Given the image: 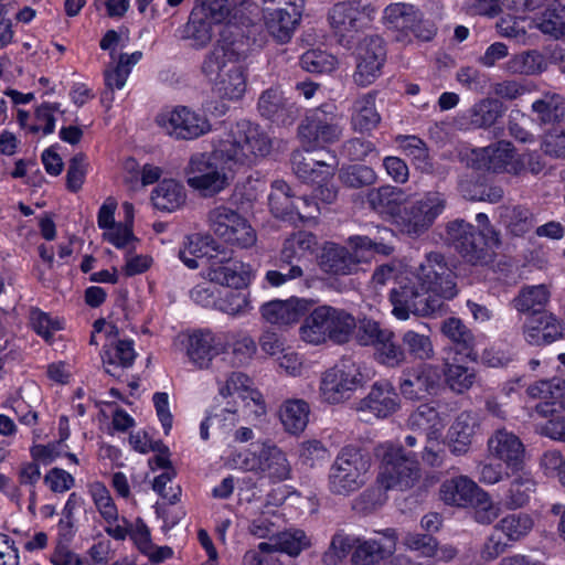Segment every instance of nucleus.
I'll list each match as a JSON object with an SVG mask.
<instances>
[{"mask_svg":"<svg viewBox=\"0 0 565 565\" xmlns=\"http://www.w3.org/2000/svg\"><path fill=\"white\" fill-rule=\"evenodd\" d=\"M458 295L457 275L440 252L425 255L412 277L402 279L390 292L392 313L407 320L411 313L429 317L445 310V301Z\"/></svg>","mask_w":565,"mask_h":565,"instance_id":"obj_1","label":"nucleus"},{"mask_svg":"<svg viewBox=\"0 0 565 565\" xmlns=\"http://www.w3.org/2000/svg\"><path fill=\"white\" fill-rule=\"evenodd\" d=\"M380 451L381 466L376 478L380 488L366 489L360 495L363 502L373 507L384 503L381 489L405 491L415 487L420 479V467L414 451L392 443L382 445Z\"/></svg>","mask_w":565,"mask_h":565,"instance_id":"obj_2","label":"nucleus"},{"mask_svg":"<svg viewBox=\"0 0 565 565\" xmlns=\"http://www.w3.org/2000/svg\"><path fill=\"white\" fill-rule=\"evenodd\" d=\"M303 319L299 335L302 341L320 345L331 341L335 344L349 342L355 327V318L341 308L329 305L312 307Z\"/></svg>","mask_w":565,"mask_h":565,"instance_id":"obj_3","label":"nucleus"},{"mask_svg":"<svg viewBox=\"0 0 565 565\" xmlns=\"http://www.w3.org/2000/svg\"><path fill=\"white\" fill-rule=\"evenodd\" d=\"M237 53L228 44H216L205 56L201 70L222 98L236 100L246 90L244 68L237 62Z\"/></svg>","mask_w":565,"mask_h":565,"instance_id":"obj_4","label":"nucleus"},{"mask_svg":"<svg viewBox=\"0 0 565 565\" xmlns=\"http://www.w3.org/2000/svg\"><path fill=\"white\" fill-rule=\"evenodd\" d=\"M271 150V139L256 124L239 120L231 127L217 146V156L226 157L228 163L252 166Z\"/></svg>","mask_w":565,"mask_h":565,"instance_id":"obj_5","label":"nucleus"},{"mask_svg":"<svg viewBox=\"0 0 565 565\" xmlns=\"http://www.w3.org/2000/svg\"><path fill=\"white\" fill-rule=\"evenodd\" d=\"M372 460L361 448L349 445L338 452L329 468L328 489L335 495H350L369 479Z\"/></svg>","mask_w":565,"mask_h":565,"instance_id":"obj_6","label":"nucleus"},{"mask_svg":"<svg viewBox=\"0 0 565 565\" xmlns=\"http://www.w3.org/2000/svg\"><path fill=\"white\" fill-rule=\"evenodd\" d=\"M234 167L226 157L217 156L216 148L212 153L193 154L184 172L190 188L203 196H213L230 185V172Z\"/></svg>","mask_w":565,"mask_h":565,"instance_id":"obj_7","label":"nucleus"},{"mask_svg":"<svg viewBox=\"0 0 565 565\" xmlns=\"http://www.w3.org/2000/svg\"><path fill=\"white\" fill-rule=\"evenodd\" d=\"M446 241L468 264L483 266L494 256V248L501 243L490 242L489 237L479 233L469 222L456 218L446 224Z\"/></svg>","mask_w":565,"mask_h":565,"instance_id":"obj_8","label":"nucleus"},{"mask_svg":"<svg viewBox=\"0 0 565 565\" xmlns=\"http://www.w3.org/2000/svg\"><path fill=\"white\" fill-rule=\"evenodd\" d=\"M298 132L308 151L334 143L343 134V115L334 104H323L306 114Z\"/></svg>","mask_w":565,"mask_h":565,"instance_id":"obj_9","label":"nucleus"},{"mask_svg":"<svg viewBox=\"0 0 565 565\" xmlns=\"http://www.w3.org/2000/svg\"><path fill=\"white\" fill-rule=\"evenodd\" d=\"M448 207V195L438 189L426 191L419 199L404 205L398 230L412 237L425 234Z\"/></svg>","mask_w":565,"mask_h":565,"instance_id":"obj_10","label":"nucleus"},{"mask_svg":"<svg viewBox=\"0 0 565 565\" xmlns=\"http://www.w3.org/2000/svg\"><path fill=\"white\" fill-rule=\"evenodd\" d=\"M306 0H260V12L268 34L288 43L299 26Z\"/></svg>","mask_w":565,"mask_h":565,"instance_id":"obj_11","label":"nucleus"},{"mask_svg":"<svg viewBox=\"0 0 565 565\" xmlns=\"http://www.w3.org/2000/svg\"><path fill=\"white\" fill-rule=\"evenodd\" d=\"M363 385V374L359 364L349 356L342 358L327 370L320 381V397L329 404L349 399Z\"/></svg>","mask_w":565,"mask_h":565,"instance_id":"obj_12","label":"nucleus"},{"mask_svg":"<svg viewBox=\"0 0 565 565\" xmlns=\"http://www.w3.org/2000/svg\"><path fill=\"white\" fill-rule=\"evenodd\" d=\"M157 125L177 140H193L211 130L209 119L185 106L160 113L156 117Z\"/></svg>","mask_w":565,"mask_h":565,"instance_id":"obj_13","label":"nucleus"},{"mask_svg":"<svg viewBox=\"0 0 565 565\" xmlns=\"http://www.w3.org/2000/svg\"><path fill=\"white\" fill-rule=\"evenodd\" d=\"M373 14L374 9L371 6H363L359 1H348L334 4L328 13V20L339 36L340 44L349 47L351 44L349 34L367 28Z\"/></svg>","mask_w":565,"mask_h":565,"instance_id":"obj_14","label":"nucleus"},{"mask_svg":"<svg viewBox=\"0 0 565 565\" xmlns=\"http://www.w3.org/2000/svg\"><path fill=\"white\" fill-rule=\"evenodd\" d=\"M440 379L438 366L419 363L402 371L398 388L402 396L408 401H424L437 393Z\"/></svg>","mask_w":565,"mask_h":565,"instance_id":"obj_15","label":"nucleus"},{"mask_svg":"<svg viewBox=\"0 0 565 565\" xmlns=\"http://www.w3.org/2000/svg\"><path fill=\"white\" fill-rule=\"evenodd\" d=\"M386 60L384 41L379 35L363 38L355 51L356 67L353 74L354 83L365 87L375 82Z\"/></svg>","mask_w":565,"mask_h":565,"instance_id":"obj_16","label":"nucleus"},{"mask_svg":"<svg viewBox=\"0 0 565 565\" xmlns=\"http://www.w3.org/2000/svg\"><path fill=\"white\" fill-rule=\"evenodd\" d=\"M487 451L489 458L503 462L512 472L523 469L525 446L515 433L505 427L491 433L487 440Z\"/></svg>","mask_w":565,"mask_h":565,"instance_id":"obj_17","label":"nucleus"},{"mask_svg":"<svg viewBox=\"0 0 565 565\" xmlns=\"http://www.w3.org/2000/svg\"><path fill=\"white\" fill-rule=\"evenodd\" d=\"M209 257V280L233 289L246 288L249 284V273L244 264L232 257V253L217 249Z\"/></svg>","mask_w":565,"mask_h":565,"instance_id":"obj_18","label":"nucleus"},{"mask_svg":"<svg viewBox=\"0 0 565 565\" xmlns=\"http://www.w3.org/2000/svg\"><path fill=\"white\" fill-rule=\"evenodd\" d=\"M377 534L381 537H358L356 546L351 554L352 565H377L395 552L396 531L388 527Z\"/></svg>","mask_w":565,"mask_h":565,"instance_id":"obj_19","label":"nucleus"},{"mask_svg":"<svg viewBox=\"0 0 565 565\" xmlns=\"http://www.w3.org/2000/svg\"><path fill=\"white\" fill-rule=\"evenodd\" d=\"M313 299L290 297L275 299L260 307L262 317L270 324L290 326L297 323L315 306Z\"/></svg>","mask_w":565,"mask_h":565,"instance_id":"obj_20","label":"nucleus"},{"mask_svg":"<svg viewBox=\"0 0 565 565\" xmlns=\"http://www.w3.org/2000/svg\"><path fill=\"white\" fill-rule=\"evenodd\" d=\"M350 250L335 243H327L320 256V267L332 275H352L358 271L359 265L366 262V256L359 249Z\"/></svg>","mask_w":565,"mask_h":565,"instance_id":"obj_21","label":"nucleus"},{"mask_svg":"<svg viewBox=\"0 0 565 565\" xmlns=\"http://www.w3.org/2000/svg\"><path fill=\"white\" fill-rule=\"evenodd\" d=\"M563 326L551 312L525 318L522 331L525 341L531 345H547L563 338Z\"/></svg>","mask_w":565,"mask_h":565,"instance_id":"obj_22","label":"nucleus"},{"mask_svg":"<svg viewBox=\"0 0 565 565\" xmlns=\"http://www.w3.org/2000/svg\"><path fill=\"white\" fill-rule=\"evenodd\" d=\"M399 408V397L388 381L375 382L370 393L360 401V411H369L377 418H386Z\"/></svg>","mask_w":565,"mask_h":565,"instance_id":"obj_23","label":"nucleus"},{"mask_svg":"<svg viewBox=\"0 0 565 565\" xmlns=\"http://www.w3.org/2000/svg\"><path fill=\"white\" fill-rule=\"evenodd\" d=\"M479 428L480 419L476 413L461 412L447 433L449 450L456 456L467 454Z\"/></svg>","mask_w":565,"mask_h":565,"instance_id":"obj_24","label":"nucleus"},{"mask_svg":"<svg viewBox=\"0 0 565 565\" xmlns=\"http://www.w3.org/2000/svg\"><path fill=\"white\" fill-rule=\"evenodd\" d=\"M259 475L273 482H281L291 477V465L287 455L271 441L260 444Z\"/></svg>","mask_w":565,"mask_h":565,"instance_id":"obj_25","label":"nucleus"},{"mask_svg":"<svg viewBox=\"0 0 565 565\" xmlns=\"http://www.w3.org/2000/svg\"><path fill=\"white\" fill-rule=\"evenodd\" d=\"M367 203L371 209L388 214L393 218V223L397 226L398 216L403 214L406 202L405 191L397 186L383 185L376 189H372L366 195Z\"/></svg>","mask_w":565,"mask_h":565,"instance_id":"obj_26","label":"nucleus"},{"mask_svg":"<svg viewBox=\"0 0 565 565\" xmlns=\"http://www.w3.org/2000/svg\"><path fill=\"white\" fill-rule=\"evenodd\" d=\"M551 292L545 285L523 286L515 297L510 301L511 308L526 318L536 317L547 312L546 306Z\"/></svg>","mask_w":565,"mask_h":565,"instance_id":"obj_27","label":"nucleus"},{"mask_svg":"<svg viewBox=\"0 0 565 565\" xmlns=\"http://www.w3.org/2000/svg\"><path fill=\"white\" fill-rule=\"evenodd\" d=\"M376 95L366 93L358 97L351 107V127L355 132L371 135L381 124L375 106Z\"/></svg>","mask_w":565,"mask_h":565,"instance_id":"obj_28","label":"nucleus"},{"mask_svg":"<svg viewBox=\"0 0 565 565\" xmlns=\"http://www.w3.org/2000/svg\"><path fill=\"white\" fill-rule=\"evenodd\" d=\"M224 350L221 338L211 331H196L189 338L188 356L199 367H207L212 359Z\"/></svg>","mask_w":565,"mask_h":565,"instance_id":"obj_29","label":"nucleus"},{"mask_svg":"<svg viewBox=\"0 0 565 565\" xmlns=\"http://www.w3.org/2000/svg\"><path fill=\"white\" fill-rule=\"evenodd\" d=\"M258 110L263 117L277 122L287 124L295 117L294 104L284 97L278 88H268L258 99Z\"/></svg>","mask_w":565,"mask_h":565,"instance_id":"obj_30","label":"nucleus"},{"mask_svg":"<svg viewBox=\"0 0 565 565\" xmlns=\"http://www.w3.org/2000/svg\"><path fill=\"white\" fill-rule=\"evenodd\" d=\"M292 170L303 182H324L333 177L335 170V158L332 162L316 160L306 157L302 152L296 151L291 157Z\"/></svg>","mask_w":565,"mask_h":565,"instance_id":"obj_31","label":"nucleus"},{"mask_svg":"<svg viewBox=\"0 0 565 565\" xmlns=\"http://www.w3.org/2000/svg\"><path fill=\"white\" fill-rule=\"evenodd\" d=\"M419 11L412 4L392 3L384 11L385 24L388 30L397 32L395 40L405 42L408 31L418 21Z\"/></svg>","mask_w":565,"mask_h":565,"instance_id":"obj_32","label":"nucleus"},{"mask_svg":"<svg viewBox=\"0 0 565 565\" xmlns=\"http://www.w3.org/2000/svg\"><path fill=\"white\" fill-rule=\"evenodd\" d=\"M480 490L481 488L475 481L466 476H459L445 480L440 486L439 493L446 504L467 507Z\"/></svg>","mask_w":565,"mask_h":565,"instance_id":"obj_33","label":"nucleus"},{"mask_svg":"<svg viewBox=\"0 0 565 565\" xmlns=\"http://www.w3.org/2000/svg\"><path fill=\"white\" fill-rule=\"evenodd\" d=\"M213 243L214 239L207 235H189L179 249V258L188 268L196 269L200 266V260L206 258L209 263V257L212 255L210 254V249H212L211 244Z\"/></svg>","mask_w":565,"mask_h":565,"instance_id":"obj_34","label":"nucleus"},{"mask_svg":"<svg viewBox=\"0 0 565 565\" xmlns=\"http://www.w3.org/2000/svg\"><path fill=\"white\" fill-rule=\"evenodd\" d=\"M185 198L183 185L172 179L161 181L151 194L154 207L167 212H172L182 206Z\"/></svg>","mask_w":565,"mask_h":565,"instance_id":"obj_35","label":"nucleus"},{"mask_svg":"<svg viewBox=\"0 0 565 565\" xmlns=\"http://www.w3.org/2000/svg\"><path fill=\"white\" fill-rule=\"evenodd\" d=\"M137 353L134 349V341L131 340H118L115 344H110L109 348L105 349L102 358L106 365V372L111 375H117L119 367H130Z\"/></svg>","mask_w":565,"mask_h":565,"instance_id":"obj_36","label":"nucleus"},{"mask_svg":"<svg viewBox=\"0 0 565 565\" xmlns=\"http://www.w3.org/2000/svg\"><path fill=\"white\" fill-rule=\"evenodd\" d=\"M309 404L303 399H289L280 408V419L285 429L292 435L305 430L309 419Z\"/></svg>","mask_w":565,"mask_h":565,"instance_id":"obj_37","label":"nucleus"},{"mask_svg":"<svg viewBox=\"0 0 565 565\" xmlns=\"http://www.w3.org/2000/svg\"><path fill=\"white\" fill-rule=\"evenodd\" d=\"M275 266L276 268L267 270L264 277L265 282L270 287H280L305 277V266L292 258H285L281 250Z\"/></svg>","mask_w":565,"mask_h":565,"instance_id":"obj_38","label":"nucleus"},{"mask_svg":"<svg viewBox=\"0 0 565 565\" xmlns=\"http://www.w3.org/2000/svg\"><path fill=\"white\" fill-rule=\"evenodd\" d=\"M130 537L138 550L148 556L152 563L158 564L172 556V550L169 546H156L151 542L150 531L140 519L137 520L135 527L131 529Z\"/></svg>","mask_w":565,"mask_h":565,"instance_id":"obj_39","label":"nucleus"},{"mask_svg":"<svg viewBox=\"0 0 565 565\" xmlns=\"http://www.w3.org/2000/svg\"><path fill=\"white\" fill-rule=\"evenodd\" d=\"M504 105L495 98H484L476 103L469 110V121L473 128H489L502 117Z\"/></svg>","mask_w":565,"mask_h":565,"instance_id":"obj_40","label":"nucleus"},{"mask_svg":"<svg viewBox=\"0 0 565 565\" xmlns=\"http://www.w3.org/2000/svg\"><path fill=\"white\" fill-rule=\"evenodd\" d=\"M441 332L455 344L460 354L471 355L475 347V335L460 319L455 317L446 319L443 322Z\"/></svg>","mask_w":565,"mask_h":565,"instance_id":"obj_41","label":"nucleus"},{"mask_svg":"<svg viewBox=\"0 0 565 565\" xmlns=\"http://www.w3.org/2000/svg\"><path fill=\"white\" fill-rule=\"evenodd\" d=\"M401 341L405 352V362L407 356L418 361H428L435 355L434 344L428 334L407 330L402 334Z\"/></svg>","mask_w":565,"mask_h":565,"instance_id":"obj_42","label":"nucleus"},{"mask_svg":"<svg viewBox=\"0 0 565 565\" xmlns=\"http://www.w3.org/2000/svg\"><path fill=\"white\" fill-rule=\"evenodd\" d=\"M532 110L543 124L561 121L565 118V98L559 94L546 93L532 104Z\"/></svg>","mask_w":565,"mask_h":565,"instance_id":"obj_43","label":"nucleus"},{"mask_svg":"<svg viewBox=\"0 0 565 565\" xmlns=\"http://www.w3.org/2000/svg\"><path fill=\"white\" fill-rule=\"evenodd\" d=\"M537 28L555 39L565 35V6L558 1L547 4L537 19Z\"/></svg>","mask_w":565,"mask_h":565,"instance_id":"obj_44","label":"nucleus"},{"mask_svg":"<svg viewBox=\"0 0 565 565\" xmlns=\"http://www.w3.org/2000/svg\"><path fill=\"white\" fill-rule=\"evenodd\" d=\"M242 215L234 209L224 204L216 205L207 212L206 221L213 233L223 241L228 236L233 226Z\"/></svg>","mask_w":565,"mask_h":565,"instance_id":"obj_45","label":"nucleus"},{"mask_svg":"<svg viewBox=\"0 0 565 565\" xmlns=\"http://www.w3.org/2000/svg\"><path fill=\"white\" fill-rule=\"evenodd\" d=\"M535 490V481L530 475L523 473L515 477L503 499L505 508L515 510L524 507L529 501L531 493Z\"/></svg>","mask_w":565,"mask_h":565,"instance_id":"obj_46","label":"nucleus"},{"mask_svg":"<svg viewBox=\"0 0 565 565\" xmlns=\"http://www.w3.org/2000/svg\"><path fill=\"white\" fill-rule=\"evenodd\" d=\"M316 245V236L312 233L301 231L285 239L281 252L285 258H292L303 266L306 255L308 253L312 254Z\"/></svg>","mask_w":565,"mask_h":565,"instance_id":"obj_47","label":"nucleus"},{"mask_svg":"<svg viewBox=\"0 0 565 565\" xmlns=\"http://www.w3.org/2000/svg\"><path fill=\"white\" fill-rule=\"evenodd\" d=\"M398 142L404 153L411 158L416 169L425 173L433 172L434 166L426 143L416 136L398 137Z\"/></svg>","mask_w":565,"mask_h":565,"instance_id":"obj_48","label":"nucleus"},{"mask_svg":"<svg viewBox=\"0 0 565 565\" xmlns=\"http://www.w3.org/2000/svg\"><path fill=\"white\" fill-rule=\"evenodd\" d=\"M534 525L533 519L526 513H513L502 518L495 525L497 530L514 543L525 537Z\"/></svg>","mask_w":565,"mask_h":565,"instance_id":"obj_49","label":"nucleus"},{"mask_svg":"<svg viewBox=\"0 0 565 565\" xmlns=\"http://www.w3.org/2000/svg\"><path fill=\"white\" fill-rule=\"evenodd\" d=\"M253 381L242 372H232L225 380V383L220 386V394L223 397L231 396L237 393L243 399H252L258 404L262 399V394L252 387Z\"/></svg>","mask_w":565,"mask_h":565,"instance_id":"obj_50","label":"nucleus"},{"mask_svg":"<svg viewBox=\"0 0 565 565\" xmlns=\"http://www.w3.org/2000/svg\"><path fill=\"white\" fill-rule=\"evenodd\" d=\"M527 394L533 398L551 401L565 408V380L553 377L539 381L527 387Z\"/></svg>","mask_w":565,"mask_h":565,"instance_id":"obj_51","label":"nucleus"},{"mask_svg":"<svg viewBox=\"0 0 565 565\" xmlns=\"http://www.w3.org/2000/svg\"><path fill=\"white\" fill-rule=\"evenodd\" d=\"M546 68V61L537 51H527L514 55L507 63V70L512 74L533 75Z\"/></svg>","mask_w":565,"mask_h":565,"instance_id":"obj_52","label":"nucleus"},{"mask_svg":"<svg viewBox=\"0 0 565 565\" xmlns=\"http://www.w3.org/2000/svg\"><path fill=\"white\" fill-rule=\"evenodd\" d=\"M358 536H352L343 532H337L330 542L328 550L322 555L324 565L340 564L356 546Z\"/></svg>","mask_w":565,"mask_h":565,"instance_id":"obj_53","label":"nucleus"},{"mask_svg":"<svg viewBox=\"0 0 565 565\" xmlns=\"http://www.w3.org/2000/svg\"><path fill=\"white\" fill-rule=\"evenodd\" d=\"M374 355L381 364L387 367H399L405 363L403 344L396 341L393 331L374 349Z\"/></svg>","mask_w":565,"mask_h":565,"instance_id":"obj_54","label":"nucleus"},{"mask_svg":"<svg viewBox=\"0 0 565 565\" xmlns=\"http://www.w3.org/2000/svg\"><path fill=\"white\" fill-rule=\"evenodd\" d=\"M213 25L204 18V13L192 9L184 30L185 36L193 40L196 47H203L212 40Z\"/></svg>","mask_w":565,"mask_h":565,"instance_id":"obj_55","label":"nucleus"},{"mask_svg":"<svg viewBox=\"0 0 565 565\" xmlns=\"http://www.w3.org/2000/svg\"><path fill=\"white\" fill-rule=\"evenodd\" d=\"M271 213L279 218L292 214L294 204L289 185L282 180H276L271 184V192L268 196Z\"/></svg>","mask_w":565,"mask_h":565,"instance_id":"obj_56","label":"nucleus"},{"mask_svg":"<svg viewBox=\"0 0 565 565\" xmlns=\"http://www.w3.org/2000/svg\"><path fill=\"white\" fill-rule=\"evenodd\" d=\"M339 178L341 182L351 189H361L370 186L376 182L375 171L363 164H354L340 170Z\"/></svg>","mask_w":565,"mask_h":565,"instance_id":"obj_57","label":"nucleus"},{"mask_svg":"<svg viewBox=\"0 0 565 565\" xmlns=\"http://www.w3.org/2000/svg\"><path fill=\"white\" fill-rule=\"evenodd\" d=\"M356 341L361 345H371L374 349L390 335L392 330L384 328L380 322L364 318L356 323Z\"/></svg>","mask_w":565,"mask_h":565,"instance_id":"obj_58","label":"nucleus"},{"mask_svg":"<svg viewBox=\"0 0 565 565\" xmlns=\"http://www.w3.org/2000/svg\"><path fill=\"white\" fill-rule=\"evenodd\" d=\"M408 425L416 430L429 431L427 433L428 436L430 433L439 430V413L433 406L422 404L409 415Z\"/></svg>","mask_w":565,"mask_h":565,"instance_id":"obj_59","label":"nucleus"},{"mask_svg":"<svg viewBox=\"0 0 565 565\" xmlns=\"http://www.w3.org/2000/svg\"><path fill=\"white\" fill-rule=\"evenodd\" d=\"M300 65L309 73H330L335 68L337 60L324 51L310 50L302 54Z\"/></svg>","mask_w":565,"mask_h":565,"instance_id":"obj_60","label":"nucleus"},{"mask_svg":"<svg viewBox=\"0 0 565 565\" xmlns=\"http://www.w3.org/2000/svg\"><path fill=\"white\" fill-rule=\"evenodd\" d=\"M216 308L231 316L244 315L249 311V295L244 288L228 290L217 299Z\"/></svg>","mask_w":565,"mask_h":565,"instance_id":"obj_61","label":"nucleus"},{"mask_svg":"<svg viewBox=\"0 0 565 565\" xmlns=\"http://www.w3.org/2000/svg\"><path fill=\"white\" fill-rule=\"evenodd\" d=\"M243 565H285L279 551L269 542H262L243 556Z\"/></svg>","mask_w":565,"mask_h":565,"instance_id":"obj_62","label":"nucleus"},{"mask_svg":"<svg viewBox=\"0 0 565 565\" xmlns=\"http://www.w3.org/2000/svg\"><path fill=\"white\" fill-rule=\"evenodd\" d=\"M445 377L448 386L456 393H463L469 390L475 382L473 370L460 364H446Z\"/></svg>","mask_w":565,"mask_h":565,"instance_id":"obj_63","label":"nucleus"},{"mask_svg":"<svg viewBox=\"0 0 565 565\" xmlns=\"http://www.w3.org/2000/svg\"><path fill=\"white\" fill-rule=\"evenodd\" d=\"M271 544L280 554L286 553L289 556H298L309 545V542L303 531L295 530L278 534Z\"/></svg>","mask_w":565,"mask_h":565,"instance_id":"obj_64","label":"nucleus"}]
</instances>
